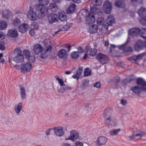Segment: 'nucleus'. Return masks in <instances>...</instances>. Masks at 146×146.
Masks as SVG:
<instances>
[{"label": "nucleus", "instance_id": "obj_1", "mask_svg": "<svg viewBox=\"0 0 146 146\" xmlns=\"http://www.w3.org/2000/svg\"><path fill=\"white\" fill-rule=\"evenodd\" d=\"M15 57L13 58V61L17 63L21 62L24 60L23 55L22 51L19 48H16L14 51Z\"/></svg>", "mask_w": 146, "mask_h": 146}, {"label": "nucleus", "instance_id": "obj_2", "mask_svg": "<svg viewBox=\"0 0 146 146\" xmlns=\"http://www.w3.org/2000/svg\"><path fill=\"white\" fill-rule=\"evenodd\" d=\"M35 8L36 11H40L39 14L42 17H44L48 11V9L47 7L42 5L39 3L35 5Z\"/></svg>", "mask_w": 146, "mask_h": 146}, {"label": "nucleus", "instance_id": "obj_3", "mask_svg": "<svg viewBox=\"0 0 146 146\" xmlns=\"http://www.w3.org/2000/svg\"><path fill=\"white\" fill-rule=\"evenodd\" d=\"M111 113V110L108 108L106 109L104 112L103 116L105 119V121L107 123V124H110L111 123V120L110 115Z\"/></svg>", "mask_w": 146, "mask_h": 146}, {"label": "nucleus", "instance_id": "obj_4", "mask_svg": "<svg viewBox=\"0 0 146 146\" xmlns=\"http://www.w3.org/2000/svg\"><path fill=\"white\" fill-rule=\"evenodd\" d=\"M96 57L99 61L103 64L106 63L109 60L108 58L106 55L101 53L97 54Z\"/></svg>", "mask_w": 146, "mask_h": 146}, {"label": "nucleus", "instance_id": "obj_5", "mask_svg": "<svg viewBox=\"0 0 146 146\" xmlns=\"http://www.w3.org/2000/svg\"><path fill=\"white\" fill-rule=\"evenodd\" d=\"M141 30L138 27L133 28L129 29L128 34L129 36H135L141 33Z\"/></svg>", "mask_w": 146, "mask_h": 146}, {"label": "nucleus", "instance_id": "obj_6", "mask_svg": "<svg viewBox=\"0 0 146 146\" xmlns=\"http://www.w3.org/2000/svg\"><path fill=\"white\" fill-rule=\"evenodd\" d=\"M23 54L27 59L31 62H33L35 60L33 54L30 52L28 50H25L23 52Z\"/></svg>", "mask_w": 146, "mask_h": 146}, {"label": "nucleus", "instance_id": "obj_7", "mask_svg": "<svg viewBox=\"0 0 146 146\" xmlns=\"http://www.w3.org/2000/svg\"><path fill=\"white\" fill-rule=\"evenodd\" d=\"M79 134L75 130H73L72 131L70 132V136L67 138H65V140H71L72 141L76 140L79 137Z\"/></svg>", "mask_w": 146, "mask_h": 146}, {"label": "nucleus", "instance_id": "obj_8", "mask_svg": "<svg viewBox=\"0 0 146 146\" xmlns=\"http://www.w3.org/2000/svg\"><path fill=\"white\" fill-rule=\"evenodd\" d=\"M146 54V53L144 52L137 55L130 57L128 59L133 63H136L137 61L142 59Z\"/></svg>", "mask_w": 146, "mask_h": 146}, {"label": "nucleus", "instance_id": "obj_9", "mask_svg": "<svg viewBox=\"0 0 146 146\" xmlns=\"http://www.w3.org/2000/svg\"><path fill=\"white\" fill-rule=\"evenodd\" d=\"M146 134L145 132L141 131L136 133H133L131 135L129 136V137L130 140L137 139L144 136Z\"/></svg>", "mask_w": 146, "mask_h": 146}, {"label": "nucleus", "instance_id": "obj_10", "mask_svg": "<svg viewBox=\"0 0 146 146\" xmlns=\"http://www.w3.org/2000/svg\"><path fill=\"white\" fill-rule=\"evenodd\" d=\"M32 68L31 64L27 62L22 65L20 69L22 72L25 73L27 71H29Z\"/></svg>", "mask_w": 146, "mask_h": 146}, {"label": "nucleus", "instance_id": "obj_11", "mask_svg": "<svg viewBox=\"0 0 146 146\" xmlns=\"http://www.w3.org/2000/svg\"><path fill=\"white\" fill-rule=\"evenodd\" d=\"M112 8L111 3L108 1L105 2L104 5L103 9L104 12L107 14H108L111 12Z\"/></svg>", "mask_w": 146, "mask_h": 146}, {"label": "nucleus", "instance_id": "obj_12", "mask_svg": "<svg viewBox=\"0 0 146 146\" xmlns=\"http://www.w3.org/2000/svg\"><path fill=\"white\" fill-rule=\"evenodd\" d=\"M53 129L54 133L56 136H62L64 134V133L63 128L61 127H54Z\"/></svg>", "mask_w": 146, "mask_h": 146}, {"label": "nucleus", "instance_id": "obj_13", "mask_svg": "<svg viewBox=\"0 0 146 146\" xmlns=\"http://www.w3.org/2000/svg\"><path fill=\"white\" fill-rule=\"evenodd\" d=\"M27 16L30 20L33 21L36 19L37 14L35 11L29 10L27 12Z\"/></svg>", "mask_w": 146, "mask_h": 146}, {"label": "nucleus", "instance_id": "obj_14", "mask_svg": "<svg viewBox=\"0 0 146 146\" xmlns=\"http://www.w3.org/2000/svg\"><path fill=\"white\" fill-rule=\"evenodd\" d=\"M144 47L145 46L143 42L141 40H138L136 43L134 48L136 51H139L143 49Z\"/></svg>", "mask_w": 146, "mask_h": 146}, {"label": "nucleus", "instance_id": "obj_15", "mask_svg": "<svg viewBox=\"0 0 146 146\" xmlns=\"http://www.w3.org/2000/svg\"><path fill=\"white\" fill-rule=\"evenodd\" d=\"M48 19L49 23L52 24L58 21V17L56 14L50 13L48 16Z\"/></svg>", "mask_w": 146, "mask_h": 146}, {"label": "nucleus", "instance_id": "obj_16", "mask_svg": "<svg viewBox=\"0 0 146 146\" xmlns=\"http://www.w3.org/2000/svg\"><path fill=\"white\" fill-rule=\"evenodd\" d=\"M83 72V68L80 66H79L77 70L74 73V74L72 77L74 79H76L78 80L80 76Z\"/></svg>", "mask_w": 146, "mask_h": 146}, {"label": "nucleus", "instance_id": "obj_17", "mask_svg": "<svg viewBox=\"0 0 146 146\" xmlns=\"http://www.w3.org/2000/svg\"><path fill=\"white\" fill-rule=\"evenodd\" d=\"M86 23L88 24L94 23L95 21L94 16L92 14L89 13L86 18Z\"/></svg>", "mask_w": 146, "mask_h": 146}, {"label": "nucleus", "instance_id": "obj_18", "mask_svg": "<svg viewBox=\"0 0 146 146\" xmlns=\"http://www.w3.org/2000/svg\"><path fill=\"white\" fill-rule=\"evenodd\" d=\"M126 43L122 45L119 46V48L122 50L124 52H127L128 53H131L132 51V49L131 47H127L125 46Z\"/></svg>", "mask_w": 146, "mask_h": 146}, {"label": "nucleus", "instance_id": "obj_19", "mask_svg": "<svg viewBox=\"0 0 146 146\" xmlns=\"http://www.w3.org/2000/svg\"><path fill=\"white\" fill-rule=\"evenodd\" d=\"M107 139L104 136H101L98 138L97 142L98 145L100 146L102 145L105 144Z\"/></svg>", "mask_w": 146, "mask_h": 146}, {"label": "nucleus", "instance_id": "obj_20", "mask_svg": "<svg viewBox=\"0 0 146 146\" xmlns=\"http://www.w3.org/2000/svg\"><path fill=\"white\" fill-rule=\"evenodd\" d=\"M137 84L141 86L144 90H146V82L141 78H138L137 81Z\"/></svg>", "mask_w": 146, "mask_h": 146}, {"label": "nucleus", "instance_id": "obj_21", "mask_svg": "<svg viewBox=\"0 0 146 146\" xmlns=\"http://www.w3.org/2000/svg\"><path fill=\"white\" fill-rule=\"evenodd\" d=\"M2 16L5 19H10L12 16V13L9 10H4L2 12Z\"/></svg>", "mask_w": 146, "mask_h": 146}, {"label": "nucleus", "instance_id": "obj_22", "mask_svg": "<svg viewBox=\"0 0 146 146\" xmlns=\"http://www.w3.org/2000/svg\"><path fill=\"white\" fill-rule=\"evenodd\" d=\"M29 26L27 24L23 23L19 27V31L22 33H24L28 31Z\"/></svg>", "mask_w": 146, "mask_h": 146}, {"label": "nucleus", "instance_id": "obj_23", "mask_svg": "<svg viewBox=\"0 0 146 146\" xmlns=\"http://www.w3.org/2000/svg\"><path fill=\"white\" fill-rule=\"evenodd\" d=\"M7 36L12 38L16 37L18 35L17 31L16 29H10L8 31Z\"/></svg>", "mask_w": 146, "mask_h": 146}, {"label": "nucleus", "instance_id": "obj_24", "mask_svg": "<svg viewBox=\"0 0 146 146\" xmlns=\"http://www.w3.org/2000/svg\"><path fill=\"white\" fill-rule=\"evenodd\" d=\"M67 52L66 50L64 49L60 50L58 52V57L60 58L65 59L67 57Z\"/></svg>", "mask_w": 146, "mask_h": 146}, {"label": "nucleus", "instance_id": "obj_25", "mask_svg": "<svg viewBox=\"0 0 146 146\" xmlns=\"http://www.w3.org/2000/svg\"><path fill=\"white\" fill-rule=\"evenodd\" d=\"M137 13L139 16L141 17H146V8L143 7H141L139 9Z\"/></svg>", "mask_w": 146, "mask_h": 146}, {"label": "nucleus", "instance_id": "obj_26", "mask_svg": "<svg viewBox=\"0 0 146 146\" xmlns=\"http://www.w3.org/2000/svg\"><path fill=\"white\" fill-rule=\"evenodd\" d=\"M131 90L133 92L137 94H140L143 90L144 91L142 88L138 86H135L132 87Z\"/></svg>", "mask_w": 146, "mask_h": 146}, {"label": "nucleus", "instance_id": "obj_27", "mask_svg": "<svg viewBox=\"0 0 146 146\" xmlns=\"http://www.w3.org/2000/svg\"><path fill=\"white\" fill-rule=\"evenodd\" d=\"M43 47L39 44L35 45L33 48V50L36 54H38L43 50Z\"/></svg>", "mask_w": 146, "mask_h": 146}, {"label": "nucleus", "instance_id": "obj_28", "mask_svg": "<svg viewBox=\"0 0 146 146\" xmlns=\"http://www.w3.org/2000/svg\"><path fill=\"white\" fill-rule=\"evenodd\" d=\"M106 22L108 25L111 26L113 24L115 23V20L113 16L110 15L107 17Z\"/></svg>", "mask_w": 146, "mask_h": 146}, {"label": "nucleus", "instance_id": "obj_29", "mask_svg": "<svg viewBox=\"0 0 146 146\" xmlns=\"http://www.w3.org/2000/svg\"><path fill=\"white\" fill-rule=\"evenodd\" d=\"M22 103L21 102L19 103L17 105L14 107V110L15 111L17 115H19L22 109Z\"/></svg>", "mask_w": 146, "mask_h": 146}, {"label": "nucleus", "instance_id": "obj_30", "mask_svg": "<svg viewBox=\"0 0 146 146\" xmlns=\"http://www.w3.org/2000/svg\"><path fill=\"white\" fill-rule=\"evenodd\" d=\"M76 5L74 4L70 5L66 10V13L68 14H70L74 12L75 9Z\"/></svg>", "mask_w": 146, "mask_h": 146}, {"label": "nucleus", "instance_id": "obj_31", "mask_svg": "<svg viewBox=\"0 0 146 146\" xmlns=\"http://www.w3.org/2000/svg\"><path fill=\"white\" fill-rule=\"evenodd\" d=\"M90 33L94 34L96 33L98 30V26L96 25H93L89 27Z\"/></svg>", "mask_w": 146, "mask_h": 146}, {"label": "nucleus", "instance_id": "obj_32", "mask_svg": "<svg viewBox=\"0 0 146 146\" xmlns=\"http://www.w3.org/2000/svg\"><path fill=\"white\" fill-rule=\"evenodd\" d=\"M90 11L91 12L90 13L94 15V14H98L100 12V10L94 6H92L91 5H90Z\"/></svg>", "mask_w": 146, "mask_h": 146}, {"label": "nucleus", "instance_id": "obj_33", "mask_svg": "<svg viewBox=\"0 0 146 146\" xmlns=\"http://www.w3.org/2000/svg\"><path fill=\"white\" fill-rule=\"evenodd\" d=\"M20 90H21L20 93L22 99H26V96L25 88L21 87V85H19Z\"/></svg>", "mask_w": 146, "mask_h": 146}, {"label": "nucleus", "instance_id": "obj_34", "mask_svg": "<svg viewBox=\"0 0 146 146\" xmlns=\"http://www.w3.org/2000/svg\"><path fill=\"white\" fill-rule=\"evenodd\" d=\"M58 18L61 21H65L66 19L65 13L64 12H61L59 13Z\"/></svg>", "mask_w": 146, "mask_h": 146}, {"label": "nucleus", "instance_id": "obj_35", "mask_svg": "<svg viewBox=\"0 0 146 146\" xmlns=\"http://www.w3.org/2000/svg\"><path fill=\"white\" fill-rule=\"evenodd\" d=\"M57 9V7L54 3H51L49 5V9L52 12H54Z\"/></svg>", "mask_w": 146, "mask_h": 146}, {"label": "nucleus", "instance_id": "obj_36", "mask_svg": "<svg viewBox=\"0 0 146 146\" xmlns=\"http://www.w3.org/2000/svg\"><path fill=\"white\" fill-rule=\"evenodd\" d=\"M125 5L124 2L121 1H117L115 3V6L119 7H123Z\"/></svg>", "mask_w": 146, "mask_h": 146}, {"label": "nucleus", "instance_id": "obj_37", "mask_svg": "<svg viewBox=\"0 0 146 146\" xmlns=\"http://www.w3.org/2000/svg\"><path fill=\"white\" fill-rule=\"evenodd\" d=\"M102 3L101 0H93L90 5L92 6H99Z\"/></svg>", "mask_w": 146, "mask_h": 146}, {"label": "nucleus", "instance_id": "obj_38", "mask_svg": "<svg viewBox=\"0 0 146 146\" xmlns=\"http://www.w3.org/2000/svg\"><path fill=\"white\" fill-rule=\"evenodd\" d=\"M7 26V23L5 21H0V30L5 29Z\"/></svg>", "mask_w": 146, "mask_h": 146}, {"label": "nucleus", "instance_id": "obj_39", "mask_svg": "<svg viewBox=\"0 0 146 146\" xmlns=\"http://www.w3.org/2000/svg\"><path fill=\"white\" fill-rule=\"evenodd\" d=\"M120 130L121 129H120L112 130L110 131L109 133L111 136L115 135H117Z\"/></svg>", "mask_w": 146, "mask_h": 146}, {"label": "nucleus", "instance_id": "obj_40", "mask_svg": "<svg viewBox=\"0 0 146 146\" xmlns=\"http://www.w3.org/2000/svg\"><path fill=\"white\" fill-rule=\"evenodd\" d=\"M68 29V27L67 24H66V25H64L61 29H59L57 31L55 32L54 33V34H53V35H54V34H57L58 33L61 32L62 31H66Z\"/></svg>", "mask_w": 146, "mask_h": 146}, {"label": "nucleus", "instance_id": "obj_41", "mask_svg": "<svg viewBox=\"0 0 146 146\" xmlns=\"http://www.w3.org/2000/svg\"><path fill=\"white\" fill-rule=\"evenodd\" d=\"M71 57L74 59H77L79 56L78 52L75 51L72 52L71 54Z\"/></svg>", "mask_w": 146, "mask_h": 146}, {"label": "nucleus", "instance_id": "obj_42", "mask_svg": "<svg viewBox=\"0 0 146 146\" xmlns=\"http://www.w3.org/2000/svg\"><path fill=\"white\" fill-rule=\"evenodd\" d=\"M52 48V47L51 46H47L46 48H45L44 49V52H46V53L48 54L49 53Z\"/></svg>", "mask_w": 146, "mask_h": 146}, {"label": "nucleus", "instance_id": "obj_43", "mask_svg": "<svg viewBox=\"0 0 146 146\" xmlns=\"http://www.w3.org/2000/svg\"><path fill=\"white\" fill-rule=\"evenodd\" d=\"M141 33V36L144 39H146V29L142 28Z\"/></svg>", "mask_w": 146, "mask_h": 146}, {"label": "nucleus", "instance_id": "obj_44", "mask_svg": "<svg viewBox=\"0 0 146 146\" xmlns=\"http://www.w3.org/2000/svg\"><path fill=\"white\" fill-rule=\"evenodd\" d=\"M13 24L14 26L15 27L19 26L21 24V21L19 19L16 18L15 19H14Z\"/></svg>", "mask_w": 146, "mask_h": 146}, {"label": "nucleus", "instance_id": "obj_45", "mask_svg": "<svg viewBox=\"0 0 146 146\" xmlns=\"http://www.w3.org/2000/svg\"><path fill=\"white\" fill-rule=\"evenodd\" d=\"M82 86L83 88H86L88 87V79H85L83 80L82 81Z\"/></svg>", "mask_w": 146, "mask_h": 146}, {"label": "nucleus", "instance_id": "obj_46", "mask_svg": "<svg viewBox=\"0 0 146 146\" xmlns=\"http://www.w3.org/2000/svg\"><path fill=\"white\" fill-rule=\"evenodd\" d=\"M91 74V71L90 69L87 68L85 69L84 71V76H87L90 75Z\"/></svg>", "mask_w": 146, "mask_h": 146}, {"label": "nucleus", "instance_id": "obj_47", "mask_svg": "<svg viewBox=\"0 0 146 146\" xmlns=\"http://www.w3.org/2000/svg\"><path fill=\"white\" fill-rule=\"evenodd\" d=\"M97 52V50L95 48L91 49L88 54L90 56H94Z\"/></svg>", "mask_w": 146, "mask_h": 146}, {"label": "nucleus", "instance_id": "obj_48", "mask_svg": "<svg viewBox=\"0 0 146 146\" xmlns=\"http://www.w3.org/2000/svg\"><path fill=\"white\" fill-rule=\"evenodd\" d=\"M38 2L42 5L44 6L47 5L48 3V0H38Z\"/></svg>", "mask_w": 146, "mask_h": 146}, {"label": "nucleus", "instance_id": "obj_49", "mask_svg": "<svg viewBox=\"0 0 146 146\" xmlns=\"http://www.w3.org/2000/svg\"><path fill=\"white\" fill-rule=\"evenodd\" d=\"M55 78L58 81V83L60 84V85L61 86H65V85L64 84V82L63 80L59 78V77L58 76H55Z\"/></svg>", "mask_w": 146, "mask_h": 146}, {"label": "nucleus", "instance_id": "obj_50", "mask_svg": "<svg viewBox=\"0 0 146 146\" xmlns=\"http://www.w3.org/2000/svg\"><path fill=\"white\" fill-rule=\"evenodd\" d=\"M104 22V19L103 18H99L97 20V24L99 25H102L103 23Z\"/></svg>", "mask_w": 146, "mask_h": 146}, {"label": "nucleus", "instance_id": "obj_51", "mask_svg": "<svg viewBox=\"0 0 146 146\" xmlns=\"http://www.w3.org/2000/svg\"><path fill=\"white\" fill-rule=\"evenodd\" d=\"M5 42L3 41L0 42V50H4L5 49Z\"/></svg>", "mask_w": 146, "mask_h": 146}, {"label": "nucleus", "instance_id": "obj_52", "mask_svg": "<svg viewBox=\"0 0 146 146\" xmlns=\"http://www.w3.org/2000/svg\"><path fill=\"white\" fill-rule=\"evenodd\" d=\"M65 90V88L64 86H61L59 88L58 90V92L62 93L64 92Z\"/></svg>", "mask_w": 146, "mask_h": 146}, {"label": "nucleus", "instance_id": "obj_53", "mask_svg": "<svg viewBox=\"0 0 146 146\" xmlns=\"http://www.w3.org/2000/svg\"><path fill=\"white\" fill-rule=\"evenodd\" d=\"M48 54L44 52L43 53H42L41 54V57L42 59L44 58L47 57Z\"/></svg>", "mask_w": 146, "mask_h": 146}, {"label": "nucleus", "instance_id": "obj_54", "mask_svg": "<svg viewBox=\"0 0 146 146\" xmlns=\"http://www.w3.org/2000/svg\"><path fill=\"white\" fill-rule=\"evenodd\" d=\"M91 48H90V47L89 46H87L85 47V51L88 54L89 53V52H90Z\"/></svg>", "mask_w": 146, "mask_h": 146}, {"label": "nucleus", "instance_id": "obj_55", "mask_svg": "<svg viewBox=\"0 0 146 146\" xmlns=\"http://www.w3.org/2000/svg\"><path fill=\"white\" fill-rule=\"evenodd\" d=\"M5 36V34L3 32L0 31V40H3L4 39Z\"/></svg>", "mask_w": 146, "mask_h": 146}, {"label": "nucleus", "instance_id": "obj_56", "mask_svg": "<svg viewBox=\"0 0 146 146\" xmlns=\"http://www.w3.org/2000/svg\"><path fill=\"white\" fill-rule=\"evenodd\" d=\"M101 84L99 82H97L94 83V86L97 88H99Z\"/></svg>", "mask_w": 146, "mask_h": 146}, {"label": "nucleus", "instance_id": "obj_57", "mask_svg": "<svg viewBox=\"0 0 146 146\" xmlns=\"http://www.w3.org/2000/svg\"><path fill=\"white\" fill-rule=\"evenodd\" d=\"M141 24L144 26H146V19H141L140 21Z\"/></svg>", "mask_w": 146, "mask_h": 146}, {"label": "nucleus", "instance_id": "obj_58", "mask_svg": "<svg viewBox=\"0 0 146 146\" xmlns=\"http://www.w3.org/2000/svg\"><path fill=\"white\" fill-rule=\"evenodd\" d=\"M75 144L74 146H83V143L78 141H76Z\"/></svg>", "mask_w": 146, "mask_h": 146}, {"label": "nucleus", "instance_id": "obj_59", "mask_svg": "<svg viewBox=\"0 0 146 146\" xmlns=\"http://www.w3.org/2000/svg\"><path fill=\"white\" fill-rule=\"evenodd\" d=\"M65 47L67 49L68 51L69 52L71 49V46L70 44H67L65 45Z\"/></svg>", "mask_w": 146, "mask_h": 146}, {"label": "nucleus", "instance_id": "obj_60", "mask_svg": "<svg viewBox=\"0 0 146 146\" xmlns=\"http://www.w3.org/2000/svg\"><path fill=\"white\" fill-rule=\"evenodd\" d=\"M33 29L35 30H37L39 28L38 25V24L35 23L33 25Z\"/></svg>", "mask_w": 146, "mask_h": 146}, {"label": "nucleus", "instance_id": "obj_61", "mask_svg": "<svg viewBox=\"0 0 146 146\" xmlns=\"http://www.w3.org/2000/svg\"><path fill=\"white\" fill-rule=\"evenodd\" d=\"M127 103V100H121V103L123 106L125 105Z\"/></svg>", "mask_w": 146, "mask_h": 146}, {"label": "nucleus", "instance_id": "obj_62", "mask_svg": "<svg viewBox=\"0 0 146 146\" xmlns=\"http://www.w3.org/2000/svg\"><path fill=\"white\" fill-rule=\"evenodd\" d=\"M102 29L106 31H107L108 30V26L104 24L102 25Z\"/></svg>", "mask_w": 146, "mask_h": 146}, {"label": "nucleus", "instance_id": "obj_63", "mask_svg": "<svg viewBox=\"0 0 146 146\" xmlns=\"http://www.w3.org/2000/svg\"><path fill=\"white\" fill-rule=\"evenodd\" d=\"M29 33L31 36H33L35 34V32L33 30H31L30 31Z\"/></svg>", "mask_w": 146, "mask_h": 146}, {"label": "nucleus", "instance_id": "obj_64", "mask_svg": "<svg viewBox=\"0 0 146 146\" xmlns=\"http://www.w3.org/2000/svg\"><path fill=\"white\" fill-rule=\"evenodd\" d=\"M62 146H72L71 145L67 143H64L62 144Z\"/></svg>", "mask_w": 146, "mask_h": 146}]
</instances>
